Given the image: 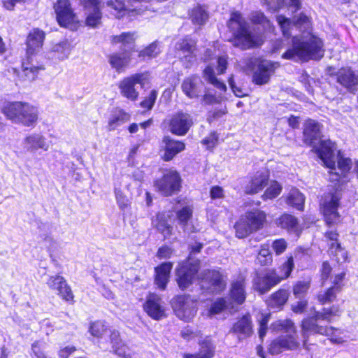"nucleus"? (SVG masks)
Wrapping results in <instances>:
<instances>
[{"instance_id": "1", "label": "nucleus", "mask_w": 358, "mask_h": 358, "mask_svg": "<svg viewBox=\"0 0 358 358\" xmlns=\"http://www.w3.org/2000/svg\"><path fill=\"white\" fill-rule=\"evenodd\" d=\"M276 20L285 38L293 36L292 46L283 53V59L307 61L323 57V43L310 32L311 24L306 15L301 13L295 16L294 22L283 15H278Z\"/></svg>"}, {"instance_id": "2", "label": "nucleus", "mask_w": 358, "mask_h": 358, "mask_svg": "<svg viewBox=\"0 0 358 358\" xmlns=\"http://www.w3.org/2000/svg\"><path fill=\"white\" fill-rule=\"evenodd\" d=\"M303 135L305 141L313 147L324 166L327 168H334L335 162L333 150L334 143L330 140L320 139V125L313 120H306L304 125Z\"/></svg>"}, {"instance_id": "3", "label": "nucleus", "mask_w": 358, "mask_h": 358, "mask_svg": "<svg viewBox=\"0 0 358 358\" xmlns=\"http://www.w3.org/2000/svg\"><path fill=\"white\" fill-rule=\"evenodd\" d=\"M227 24L234 36L231 42L234 46L242 50H247L258 46L262 43V36L251 33L248 23L241 13L232 12Z\"/></svg>"}, {"instance_id": "4", "label": "nucleus", "mask_w": 358, "mask_h": 358, "mask_svg": "<svg viewBox=\"0 0 358 358\" xmlns=\"http://www.w3.org/2000/svg\"><path fill=\"white\" fill-rule=\"evenodd\" d=\"M341 310L338 306H333L330 308H324L322 313L315 312L313 317L304 319L302 322V334L304 338L303 344H307V338L310 334H320L331 336V340L334 342L339 343L341 338H334V336L339 332L338 329H336L331 327H323L317 324L320 320H327L328 322L334 317H338L341 315Z\"/></svg>"}, {"instance_id": "5", "label": "nucleus", "mask_w": 358, "mask_h": 358, "mask_svg": "<svg viewBox=\"0 0 358 358\" xmlns=\"http://www.w3.org/2000/svg\"><path fill=\"white\" fill-rule=\"evenodd\" d=\"M90 332L92 336L100 339V345L105 348L104 343L109 342L113 352L120 358H131L132 350L120 338L117 331L108 328L101 322L91 324Z\"/></svg>"}, {"instance_id": "6", "label": "nucleus", "mask_w": 358, "mask_h": 358, "mask_svg": "<svg viewBox=\"0 0 358 358\" xmlns=\"http://www.w3.org/2000/svg\"><path fill=\"white\" fill-rule=\"evenodd\" d=\"M271 328L275 331L287 333L274 340L269 346L272 355H278L285 350H294L298 348L299 343L296 340L294 323L290 320H280L272 323Z\"/></svg>"}, {"instance_id": "7", "label": "nucleus", "mask_w": 358, "mask_h": 358, "mask_svg": "<svg viewBox=\"0 0 358 358\" xmlns=\"http://www.w3.org/2000/svg\"><path fill=\"white\" fill-rule=\"evenodd\" d=\"M8 119L26 127H33L38 119V110L34 106L20 101L10 102L2 108Z\"/></svg>"}, {"instance_id": "8", "label": "nucleus", "mask_w": 358, "mask_h": 358, "mask_svg": "<svg viewBox=\"0 0 358 358\" xmlns=\"http://www.w3.org/2000/svg\"><path fill=\"white\" fill-rule=\"evenodd\" d=\"M44 38L45 33L39 29H34L27 37V60L22 64V74L28 81L34 80L39 71L43 69L41 66H35L30 60L31 56L42 47Z\"/></svg>"}, {"instance_id": "9", "label": "nucleus", "mask_w": 358, "mask_h": 358, "mask_svg": "<svg viewBox=\"0 0 358 358\" xmlns=\"http://www.w3.org/2000/svg\"><path fill=\"white\" fill-rule=\"evenodd\" d=\"M266 221V214L258 209L248 211L235 224L236 234L239 238L261 229Z\"/></svg>"}, {"instance_id": "10", "label": "nucleus", "mask_w": 358, "mask_h": 358, "mask_svg": "<svg viewBox=\"0 0 358 358\" xmlns=\"http://www.w3.org/2000/svg\"><path fill=\"white\" fill-rule=\"evenodd\" d=\"M149 80L150 75L148 72L137 73L121 80L118 83V88L122 96L136 101L139 95L136 85L139 84L143 88Z\"/></svg>"}, {"instance_id": "11", "label": "nucleus", "mask_w": 358, "mask_h": 358, "mask_svg": "<svg viewBox=\"0 0 358 358\" xmlns=\"http://www.w3.org/2000/svg\"><path fill=\"white\" fill-rule=\"evenodd\" d=\"M341 197L340 192L336 189L334 192L325 194L320 201L321 210L328 225L336 224L340 222L338 208Z\"/></svg>"}, {"instance_id": "12", "label": "nucleus", "mask_w": 358, "mask_h": 358, "mask_svg": "<svg viewBox=\"0 0 358 358\" xmlns=\"http://www.w3.org/2000/svg\"><path fill=\"white\" fill-rule=\"evenodd\" d=\"M199 268V262L192 261L190 258L178 264L176 270V281L182 290L186 289L192 284Z\"/></svg>"}, {"instance_id": "13", "label": "nucleus", "mask_w": 358, "mask_h": 358, "mask_svg": "<svg viewBox=\"0 0 358 358\" xmlns=\"http://www.w3.org/2000/svg\"><path fill=\"white\" fill-rule=\"evenodd\" d=\"M280 282L275 269H267L256 273L252 280L253 289L261 294L268 292L272 287Z\"/></svg>"}, {"instance_id": "14", "label": "nucleus", "mask_w": 358, "mask_h": 358, "mask_svg": "<svg viewBox=\"0 0 358 358\" xmlns=\"http://www.w3.org/2000/svg\"><path fill=\"white\" fill-rule=\"evenodd\" d=\"M196 301L189 296H177L173 302V308L176 316L182 320L189 322L196 313Z\"/></svg>"}, {"instance_id": "15", "label": "nucleus", "mask_w": 358, "mask_h": 358, "mask_svg": "<svg viewBox=\"0 0 358 358\" xmlns=\"http://www.w3.org/2000/svg\"><path fill=\"white\" fill-rule=\"evenodd\" d=\"M181 178L179 173L174 170L166 171L162 178L155 182L157 189L164 195L169 196L180 191Z\"/></svg>"}, {"instance_id": "16", "label": "nucleus", "mask_w": 358, "mask_h": 358, "mask_svg": "<svg viewBox=\"0 0 358 358\" xmlns=\"http://www.w3.org/2000/svg\"><path fill=\"white\" fill-rule=\"evenodd\" d=\"M200 279L201 287L212 293H219L226 287L223 275L217 270L203 271L200 274Z\"/></svg>"}, {"instance_id": "17", "label": "nucleus", "mask_w": 358, "mask_h": 358, "mask_svg": "<svg viewBox=\"0 0 358 358\" xmlns=\"http://www.w3.org/2000/svg\"><path fill=\"white\" fill-rule=\"evenodd\" d=\"M192 117L187 113L178 112L168 120L169 131L176 136H185L192 127Z\"/></svg>"}, {"instance_id": "18", "label": "nucleus", "mask_w": 358, "mask_h": 358, "mask_svg": "<svg viewBox=\"0 0 358 358\" xmlns=\"http://www.w3.org/2000/svg\"><path fill=\"white\" fill-rule=\"evenodd\" d=\"M336 145L334 144L333 155L334 156L335 166L334 168H329L330 170L329 179L331 181L345 182L346 181V174L352 168V160L350 158L344 157L340 151L336 156L334 155Z\"/></svg>"}, {"instance_id": "19", "label": "nucleus", "mask_w": 358, "mask_h": 358, "mask_svg": "<svg viewBox=\"0 0 358 358\" xmlns=\"http://www.w3.org/2000/svg\"><path fill=\"white\" fill-rule=\"evenodd\" d=\"M57 20L62 27H67L78 21L69 0H57L54 6Z\"/></svg>"}, {"instance_id": "20", "label": "nucleus", "mask_w": 358, "mask_h": 358, "mask_svg": "<svg viewBox=\"0 0 358 358\" xmlns=\"http://www.w3.org/2000/svg\"><path fill=\"white\" fill-rule=\"evenodd\" d=\"M280 66L278 62L264 60L261 62L252 76V81L258 85H263L268 83L271 75Z\"/></svg>"}, {"instance_id": "21", "label": "nucleus", "mask_w": 358, "mask_h": 358, "mask_svg": "<svg viewBox=\"0 0 358 358\" xmlns=\"http://www.w3.org/2000/svg\"><path fill=\"white\" fill-rule=\"evenodd\" d=\"M23 148L30 153H36L38 150L48 151L50 144L41 133H31L26 136L22 142Z\"/></svg>"}, {"instance_id": "22", "label": "nucleus", "mask_w": 358, "mask_h": 358, "mask_svg": "<svg viewBox=\"0 0 358 358\" xmlns=\"http://www.w3.org/2000/svg\"><path fill=\"white\" fill-rule=\"evenodd\" d=\"M143 309L150 317L155 320H159L165 316V310L162 306V299L155 294H150L148 296L143 305Z\"/></svg>"}, {"instance_id": "23", "label": "nucleus", "mask_w": 358, "mask_h": 358, "mask_svg": "<svg viewBox=\"0 0 358 358\" xmlns=\"http://www.w3.org/2000/svg\"><path fill=\"white\" fill-rule=\"evenodd\" d=\"M82 3L87 12L86 23L95 27L99 24L101 19V0H83Z\"/></svg>"}, {"instance_id": "24", "label": "nucleus", "mask_w": 358, "mask_h": 358, "mask_svg": "<svg viewBox=\"0 0 358 358\" xmlns=\"http://www.w3.org/2000/svg\"><path fill=\"white\" fill-rule=\"evenodd\" d=\"M47 285L50 289L57 290L58 294L65 301H73L72 291L62 276L59 275L50 276L47 281Z\"/></svg>"}, {"instance_id": "25", "label": "nucleus", "mask_w": 358, "mask_h": 358, "mask_svg": "<svg viewBox=\"0 0 358 358\" xmlns=\"http://www.w3.org/2000/svg\"><path fill=\"white\" fill-rule=\"evenodd\" d=\"M192 214L193 206L189 203H182L181 208L176 212L178 224L185 232L192 233L196 231L194 226L191 223Z\"/></svg>"}, {"instance_id": "26", "label": "nucleus", "mask_w": 358, "mask_h": 358, "mask_svg": "<svg viewBox=\"0 0 358 358\" xmlns=\"http://www.w3.org/2000/svg\"><path fill=\"white\" fill-rule=\"evenodd\" d=\"M162 148L164 150L163 159L164 161H170L174 157L183 151L185 148V144L180 141L172 138L166 136L162 140Z\"/></svg>"}, {"instance_id": "27", "label": "nucleus", "mask_w": 358, "mask_h": 358, "mask_svg": "<svg viewBox=\"0 0 358 358\" xmlns=\"http://www.w3.org/2000/svg\"><path fill=\"white\" fill-rule=\"evenodd\" d=\"M204 89V85L199 76H191L184 80L182 90L184 94L190 99L197 98Z\"/></svg>"}, {"instance_id": "28", "label": "nucleus", "mask_w": 358, "mask_h": 358, "mask_svg": "<svg viewBox=\"0 0 358 358\" xmlns=\"http://www.w3.org/2000/svg\"><path fill=\"white\" fill-rule=\"evenodd\" d=\"M337 81L350 92L357 90L358 75L351 68H342L337 73Z\"/></svg>"}, {"instance_id": "29", "label": "nucleus", "mask_w": 358, "mask_h": 358, "mask_svg": "<svg viewBox=\"0 0 358 358\" xmlns=\"http://www.w3.org/2000/svg\"><path fill=\"white\" fill-rule=\"evenodd\" d=\"M199 348L195 353H184L183 358H213L215 353V345L209 336L199 342Z\"/></svg>"}, {"instance_id": "30", "label": "nucleus", "mask_w": 358, "mask_h": 358, "mask_svg": "<svg viewBox=\"0 0 358 358\" xmlns=\"http://www.w3.org/2000/svg\"><path fill=\"white\" fill-rule=\"evenodd\" d=\"M268 178L269 176L266 171H257L245 186V193L248 194H254L262 191L267 185Z\"/></svg>"}, {"instance_id": "31", "label": "nucleus", "mask_w": 358, "mask_h": 358, "mask_svg": "<svg viewBox=\"0 0 358 358\" xmlns=\"http://www.w3.org/2000/svg\"><path fill=\"white\" fill-rule=\"evenodd\" d=\"M230 299L237 304H242L246 296L245 280L243 275L234 280L230 287Z\"/></svg>"}, {"instance_id": "32", "label": "nucleus", "mask_w": 358, "mask_h": 358, "mask_svg": "<svg viewBox=\"0 0 358 358\" xmlns=\"http://www.w3.org/2000/svg\"><path fill=\"white\" fill-rule=\"evenodd\" d=\"M171 217L170 213H159L152 219V226L160 232L164 238H169L171 234L173 227L168 223Z\"/></svg>"}, {"instance_id": "33", "label": "nucleus", "mask_w": 358, "mask_h": 358, "mask_svg": "<svg viewBox=\"0 0 358 358\" xmlns=\"http://www.w3.org/2000/svg\"><path fill=\"white\" fill-rule=\"evenodd\" d=\"M195 41L191 38L187 37L176 45L177 56L182 59L185 58L188 62H192L194 57Z\"/></svg>"}, {"instance_id": "34", "label": "nucleus", "mask_w": 358, "mask_h": 358, "mask_svg": "<svg viewBox=\"0 0 358 358\" xmlns=\"http://www.w3.org/2000/svg\"><path fill=\"white\" fill-rule=\"evenodd\" d=\"M345 275V273L341 272L334 276L332 281L334 286L328 289L325 292L320 293L318 294L317 297L320 302L322 303H330L336 299V294L340 289L341 287V282H343Z\"/></svg>"}, {"instance_id": "35", "label": "nucleus", "mask_w": 358, "mask_h": 358, "mask_svg": "<svg viewBox=\"0 0 358 358\" xmlns=\"http://www.w3.org/2000/svg\"><path fill=\"white\" fill-rule=\"evenodd\" d=\"M173 268V263L164 262L155 267V282L157 286L161 289H165L169 281L170 273Z\"/></svg>"}, {"instance_id": "36", "label": "nucleus", "mask_w": 358, "mask_h": 358, "mask_svg": "<svg viewBox=\"0 0 358 358\" xmlns=\"http://www.w3.org/2000/svg\"><path fill=\"white\" fill-rule=\"evenodd\" d=\"M71 50V43L66 40L60 41L52 46L49 52V57L58 61L65 60L70 55Z\"/></svg>"}, {"instance_id": "37", "label": "nucleus", "mask_w": 358, "mask_h": 358, "mask_svg": "<svg viewBox=\"0 0 358 358\" xmlns=\"http://www.w3.org/2000/svg\"><path fill=\"white\" fill-rule=\"evenodd\" d=\"M130 120V115L122 109H115L112 111L108 121V129L113 131L120 125Z\"/></svg>"}, {"instance_id": "38", "label": "nucleus", "mask_w": 358, "mask_h": 358, "mask_svg": "<svg viewBox=\"0 0 358 358\" xmlns=\"http://www.w3.org/2000/svg\"><path fill=\"white\" fill-rule=\"evenodd\" d=\"M278 225L287 229L290 233H294L297 235L301 231V228L298 223L297 219L289 214H284L278 220Z\"/></svg>"}, {"instance_id": "39", "label": "nucleus", "mask_w": 358, "mask_h": 358, "mask_svg": "<svg viewBox=\"0 0 358 358\" xmlns=\"http://www.w3.org/2000/svg\"><path fill=\"white\" fill-rule=\"evenodd\" d=\"M107 6L113 10L112 13L117 18L124 16L127 12L141 13V8L137 7L132 9L127 8L123 0H110L107 2Z\"/></svg>"}, {"instance_id": "40", "label": "nucleus", "mask_w": 358, "mask_h": 358, "mask_svg": "<svg viewBox=\"0 0 358 358\" xmlns=\"http://www.w3.org/2000/svg\"><path fill=\"white\" fill-rule=\"evenodd\" d=\"M289 292L286 289H280L273 293L267 300V304L273 308H280L287 302Z\"/></svg>"}, {"instance_id": "41", "label": "nucleus", "mask_w": 358, "mask_h": 358, "mask_svg": "<svg viewBox=\"0 0 358 358\" xmlns=\"http://www.w3.org/2000/svg\"><path fill=\"white\" fill-rule=\"evenodd\" d=\"M130 62V56L128 53L113 54L109 57V63L113 69L118 72L122 71Z\"/></svg>"}, {"instance_id": "42", "label": "nucleus", "mask_w": 358, "mask_h": 358, "mask_svg": "<svg viewBox=\"0 0 358 358\" xmlns=\"http://www.w3.org/2000/svg\"><path fill=\"white\" fill-rule=\"evenodd\" d=\"M305 196L297 189H292L286 197V203L296 208L299 210H303Z\"/></svg>"}, {"instance_id": "43", "label": "nucleus", "mask_w": 358, "mask_h": 358, "mask_svg": "<svg viewBox=\"0 0 358 358\" xmlns=\"http://www.w3.org/2000/svg\"><path fill=\"white\" fill-rule=\"evenodd\" d=\"M233 331L246 337L252 332L251 321L249 316H243L233 327Z\"/></svg>"}, {"instance_id": "44", "label": "nucleus", "mask_w": 358, "mask_h": 358, "mask_svg": "<svg viewBox=\"0 0 358 358\" xmlns=\"http://www.w3.org/2000/svg\"><path fill=\"white\" fill-rule=\"evenodd\" d=\"M136 38V32H124L120 35L113 36L111 43L115 45L122 44L124 47H131Z\"/></svg>"}, {"instance_id": "45", "label": "nucleus", "mask_w": 358, "mask_h": 358, "mask_svg": "<svg viewBox=\"0 0 358 358\" xmlns=\"http://www.w3.org/2000/svg\"><path fill=\"white\" fill-rule=\"evenodd\" d=\"M250 20L253 24L261 25L266 31H272L274 29L270 20L260 11L251 13Z\"/></svg>"}, {"instance_id": "46", "label": "nucleus", "mask_w": 358, "mask_h": 358, "mask_svg": "<svg viewBox=\"0 0 358 358\" xmlns=\"http://www.w3.org/2000/svg\"><path fill=\"white\" fill-rule=\"evenodd\" d=\"M203 76L206 78V80H208L210 83H211L213 86H215L218 90H221L222 92H225L227 90L226 85L220 81L216 77H215V73L214 70V67L208 64L205 69L203 70Z\"/></svg>"}, {"instance_id": "47", "label": "nucleus", "mask_w": 358, "mask_h": 358, "mask_svg": "<svg viewBox=\"0 0 358 358\" xmlns=\"http://www.w3.org/2000/svg\"><path fill=\"white\" fill-rule=\"evenodd\" d=\"M208 17L206 9L201 6L194 8L190 14L192 22L197 25L205 24L208 20Z\"/></svg>"}, {"instance_id": "48", "label": "nucleus", "mask_w": 358, "mask_h": 358, "mask_svg": "<svg viewBox=\"0 0 358 358\" xmlns=\"http://www.w3.org/2000/svg\"><path fill=\"white\" fill-rule=\"evenodd\" d=\"M329 254L335 258L338 264H342L348 260V252L338 243H331L329 247Z\"/></svg>"}, {"instance_id": "49", "label": "nucleus", "mask_w": 358, "mask_h": 358, "mask_svg": "<svg viewBox=\"0 0 358 358\" xmlns=\"http://www.w3.org/2000/svg\"><path fill=\"white\" fill-rule=\"evenodd\" d=\"M257 262L262 266H268L271 264L273 262V256L269 250L268 244H263L261 245L260 250L257 256Z\"/></svg>"}, {"instance_id": "50", "label": "nucleus", "mask_w": 358, "mask_h": 358, "mask_svg": "<svg viewBox=\"0 0 358 358\" xmlns=\"http://www.w3.org/2000/svg\"><path fill=\"white\" fill-rule=\"evenodd\" d=\"M294 266L293 257L290 256L279 268L280 273L278 274V276L280 278V282L290 275L294 268Z\"/></svg>"}, {"instance_id": "51", "label": "nucleus", "mask_w": 358, "mask_h": 358, "mask_svg": "<svg viewBox=\"0 0 358 358\" xmlns=\"http://www.w3.org/2000/svg\"><path fill=\"white\" fill-rule=\"evenodd\" d=\"M159 52L160 48L159 44L155 42L141 51L138 54V57H142L143 59H148L155 57Z\"/></svg>"}, {"instance_id": "52", "label": "nucleus", "mask_w": 358, "mask_h": 358, "mask_svg": "<svg viewBox=\"0 0 358 358\" xmlns=\"http://www.w3.org/2000/svg\"><path fill=\"white\" fill-rule=\"evenodd\" d=\"M282 191V186L276 181H272L262 197L264 199H272L277 197Z\"/></svg>"}, {"instance_id": "53", "label": "nucleus", "mask_w": 358, "mask_h": 358, "mask_svg": "<svg viewBox=\"0 0 358 358\" xmlns=\"http://www.w3.org/2000/svg\"><path fill=\"white\" fill-rule=\"evenodd\" d=\"M310 288V283L307 281H299L293 287V293L296 299H302Z\"/></svg>"}, {"instance_id": "54", "label": "nucleus", "mask_w": 358, "mask_h": 358, "mask_svg": "<svg viewBox=\"0 0 358 358\" xmlns=\"http://www.w3.org/2000/svg\"><path fill=\"white\" fill-rule=\"evenodd\" d=\"M45 343L43 342H34L31 345L32 358H47L43 352Z\"/></svg>"}, {"instance_id": "55", "label": "nucleus", "mask_w": 358, "mask_h": 358, "mask_svg": "<svg viewBox=\"0 0 358 358\" xmlns=\"http://www.w3.org/2000/svg\"><path fill=\"white\" fill-rule=\"evenodd\" d=\"M224 308H229V304H227L225 299H219L212 304L210 313L212 315L217 314Z\"/></svg>"}, {"instance_id": "56", "label": "nucleus", "mask_w": 358, "mask_h": 358, "mask_svg": "<svg viewBox=\"0 0 358 358\" xmlns=\"http://www.w3.org/2000/svg\"><path fill=\"white\" fill-rule=\"evenodd\" d=\"M216 64V71L217 74H223L228 65V57L227 55H222L215 59Z\"/></svg>"}, {"instance_id": "57", "label": "nucleus", "mask_w": 358, "mask_h": 358, "mask_svg": "<svg viewBox=\"0 0 358 358\" xmlns=\"http://www.w3.org/2000/svg\"><path fill=\"white\" fill-rule=\"evenodd\" d=\"M157 96V92L155 90H152L149 94L148 96L145 98V99L141 103V107L146 108L148 110L152 109L154 106L156 99Z\"/></svg>"}, {"instance_id": "58", "label": "nucleus", "mask_w": 358, "mask_h": 358, "mask_svg": "<svg viewBox=\"0 0 358 358\" xmlns=\"http://www.w3.org/2000/svg\"><path fill=\"white\" fill-rule=\"evenodd\" d=\"M114 192L119 207L122 209L126 208L128 206L129 200L120 188L115 187Z\"/></svg>"}, {"instance_id": "59", "label": "nucleus", "mask_w": 358, "mask_h": 358, "mask_svg": "<svg viewBox=\"0 0 358 358\" xmlns=\"http://www.w3.org/2000/svg\"><path fill=\"white\" fill-rule=\"evenodd\" d=\"M200 334V331L194 330L192 328L189 327L184 328L180 333L181 336L186 341H191L199 336Z\"/></svg>"}, {"instance_id": "60", "label": "nucleus", "mask_w": 358, "mask_h": 358, "mask_svg": "<svg viewBox=\"0 0 358 358\" xmlns=\"http://www.w3.org/2000/svg\"><path fill=\"white\" fill-rule=\"evenodd\" d=\"M287 243L285 240L281 238L275 240L272 243V248L276 255H280L287 249Z\"/></svg>"}, {"instance_id": "61", "label": "nucleus", "mask_w": 358, "mask_h": 358, "mask_svg": "<svg viewBox=\"0 0 358 358\" xmlns=\"http://www.w3.org/2000/svg\"><path fill=\"white\" fill-rule=\"evenodd\" d=\"M262 3L268 6L271 10L275 11L282 8L285 0H262Z\"/></svg>"}, {"instance_id": "62", "label": "nucleus", "mask_w": 358, "mask_h": 358, "mask_svg": "<svg viewBox=\"0 0 358 358\" xmlns=\"http://www.w3.org/2000/svg\"><path fill=\"white\" fill-rule=\"evenodd\" d=\"M222 97L221 95L215 96L211 92H207L203 96L202 101L204 104H213L222 101Z\"/></svg>"}, {"instance_id": "63", "label": "nucleus", "mask_w": 358, "mask_h": 358, "mask_svg": "<svg viewBox=\"0 0 358 358\" xmlns=\"http://www.w3.org/2000/svg\"><path fill=\"white\" fill-rule=\"evenodd\" d=\"M173 250L167 245H163L160 247L157 252V257L162 259H169L172 254H173Z\"/></svg>"}, {"instance_id": "64", "label": "nucleus", "mask_w": 358, "mask_h": 358, "mask_svg": "<svg viewBox=\"0 0 358 358\" xmlns=\"http://www.w3.org/2000/svg\"><path fill=\"white\" fill-rule=\"evenodd\" d=\"M218 140V136L215 132H211L210 135L202 141V143L206 146L207 148H213Z\"/></svg>"}]
</instances>
